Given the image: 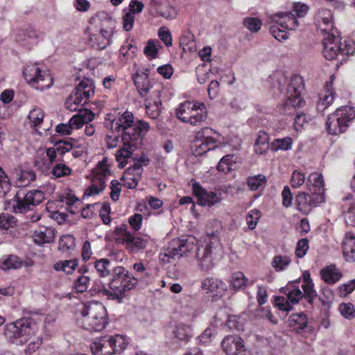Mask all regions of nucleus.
<instances>
[{
  "label": "nucleus",
  "mask_w": 355,
  "mask_h": 355,
  "mask_svg": "<svg viewBox=\"0 0 355 355\" xmlns=\"http://www.w3.org/2000/svg\"><path fill=\"white\" fill-rule=\"evenodd\" d=\"M105 124L112 131V133H121L123 142L127 144L134 141L133 146L138 142H141L142 138L150 128L146 122L143 121L135 122L133 114L127 111L123 114H119L113 119L111 115H107Z\"/></svg>",
  "instance_id": "f257e3e1"
},
{
  "label": "nucleus",
  "mask_w": 355,
  "mask_h": 355,
  "mask_svg": "<svg viewBox=\"0 0 355 355\" xmlns=\"http://www.w3.org/2000/svg\"><path fill=\"white\" fill-rule=\"evenodd\" d=\"M137 283V279L125 268L116 266L112 270L109 288H103L99 293L108 299L117 300L120 302L130 290L135 287Z\"/></svg>",
  "instance_id": "f03ea898"
},
{
  "label": "nucleus",
  "mask_w": 355,
  "mask_h": 355,
  "mask_svg": "<svg viewBox=\"0 0 355 355\" xmlns=\"http://www.w3.org/2000/svg\"><path fill=\"white\" fill-rule=\"evenodd\" d=\"M78 316L80 326L89 331H102L108 323L107 313L105 306L99 302L83 304Z\"/></svg>",
  "instance_id": "7ed1b4c3"
},
{
  "label": "nucleus",
  "mask_w": 355,
  "mask_h": 355,
  "mask_svg": "<svg viewBox=\"0 0 355 355\" xmlns=\"http://www.w3.org/2000/svg\"><path fill=\"white\" fill-rule=\"evenodd\" d=\"M37 330L35 321L31 318H24L6 324L4 335L11 342L19 339L21 344H24L31 340V336L35 335Z\"/></svg>",
  "instance_id": "20e7f679"
},
{
  "label": "nucleus",
  "mask_w": 355,
  "mask_h": 355,
  "mask_svg": "<svg viewBox=\"0 0 355 355\" xmlns=\"http://www.w3.org/2000/svg\"><path fill=\"white\" fill-rule=\"evenodd\" d=\"M176 116L184 123L198 125L206 120L207 112L204 103L196 101H185L177 108Z\"/></svg>",
  "instance_id": "39448f33"
},
{
  "label": "nucleus",
  "mask_w": 355,
  "mask_h": 355,
  "mask_svg": "<svg viewBox=\"0 0 355 355\" xmlns=\"http://www.w3.org/2000/svg\"><path fill=\"white\" fill-rule=\"evenodd\" d=\"M303 89L302 78L299 75L293 76L286 88V101L282 105L283 113L284 114L291 115V114L294 113L296 108H300L304 104V101L300 97Z\"/></svg>",
  "instance_id": "423d86ee"
},
{
  "label": "nucleus",
  "mask_w": 355,
  "mask_h": 355,
  "mask_svg": "<svg viewBox=\"0 0 355 355\" xmlns=\"http://www.w3.org/2000/svg\"><path fill=\"white\" fill-rule=\"evenodd\" d=\"M355 118V110L350 106H344L337 109L330 114L326 123L329 134L337 135L344 132L349 123Z\"/></svg>",
  "instance_id": "0eeeda50"
},
{
  "label": "nucleus",
  "mask_w": 355,
  "mask_h": 355,
  "mask_svg": "<svg viewBox=\"0 0 355 355\" xmlns=\"http://www.w3.org/2000/svg\"><path fill=\"white\" fill-rule=\"evenodd\" d=\"M196 248L193 238L173 239L164 252L159 254V259L164 263H169L172 260L187 256Z\"/></svg>",
  "instance_id": "6e6552de"
},
{
  "label": "nucleus",
  "mask_w": 355,
  "mask_h": 355,
  "mask_svg": "<svg viewBox=\"0 0 355 355\" xmlns=\"http://www.w3.org/2000/svg\"><path fill=\"white\" fill-rule=\"evenodd\" d=\"M44 199V194L40 190L31 191L23 196H20L17 193L11 200L8 202V206L10 207L7 209L10 208L15 213L26 212L41 203Z\"/></svg>",
  "instance_id": "1a4fd4ad"
},
{
  "label": "nucleus",
  "mask_w": 355,
  "mask_h": 355,
  "mask_svg": "<svg viewBox=\"0 0 355 355\" xmlns=\"http://www.w3.org/2000/svg\"><path fill=\"white\" fill-rule=\"evenodd\" d=\"M115 27L116 22L110 17L105 16L103 17L98 32L91 35L89 37V42L92 47L102 50L110 45Z\"/></svg>",
  "instance_id": "9d476101"
},
{
  "label": "nucleus",
  "mask_w": 355,
  "mask_h": 355,
  "mask_svg": "<svg viewBox=\"0 0 355 355\" xmlns=\"http://www.w3.org/2000/svg\"><path fill=\"white\" fill-rule=\"evenodd\" d=\"M110 174L108 159L104 157L101 162H98L94 169L92 184L86 189L84 197L96 195L102 191L105 188L107 177Z\"/></svg>",
  "instance_id": "9b49d317"
},
{
  "label": "nucleus",
  "mask_w": 355,
  "mask_h": 355,
  "mask_svg": "<svg viewBox=\"0 0 355 355\" xmlns=\"http://www.w3.org/2000/svg\"><path fill=\"white\" fill-rule=\"evenodd\" d=\"M26 81L37 89L43 90L53 85L51 76L46 71H42L37 65H27L23 71Z\"/></svg>",
  "instance_id": "f8f14e48"
},
{
  "label": "nucleus",
  "mask_w": 355,
  "mask_h": 355,
  "mask_svg": "<svg viewBox=\"0 0 355 355\" xmlns=\"http://www.w3.org/2000/svg\"><path fill=\"white\" fill-rule=\"evenodd\" d=\"M93 94L94 89L92 85L82 81L67 99L65 107L70 111H76L80 106L85 105Z\"/></svg>",
  "instance_id": "ddd939ff"
},
{
  "label": "nucleus",
  "mask_w": 355,
  "mask_h": 355,
  "mask_svg": "<svg viewBox=\"0 0 355 355\" xmlns=\"http://www.w3.org/2000/svg\"><path fill=\"white\" fill-rule=\"evenodd\" d=\"M324 201V195L313 192L301 191L295 197L297 209L303 214H309L311 210Z\"/></svg>",
  "instance_id": "4468645a"
},
{
  "label": "nucleus",
  "mask_w": 355,
  "mask_h": 355,
  "mask_svg": "<svg viewBox=\"0 0 355 355\" xmlns=\"http://www.w3.org/2000/svg\"><path fill=\"white\" fill-rule=\"evenodd\" d=\"M94 114L89 110H80L77 115L73 116L68 123H60L57 125L56 131L62 135L71 134L73 130L80 128L85 123L94 119Z\"/></svg>",
  "instance_id": "2eb2a0df"
},
{
  "label": "nucleus",
  "mask_w": 355,
  "mask_h": 355,
  "mask_svg": "<svg viewBox=\"0 0 355 355\" xmlns=\"http://www.w3.org/2000/svg\"><path fill=\"white\" fill-rule=\"evenodd\" d=\"M218 252V246L213 241H209L205 245L197 248L196 259L198 266L201 270L209 272L214 267V255Z\"/></svg>",
  "instance_id": "dca6fc26"
},
{
  "label": "nucleus",
  "mask_w": 355,
  "mask_h": 355,
  "mask_svg": "<svg viewBox=\"0 0 355 355\" xmlns=\"http://www.w3.org/2000/svg\"><path fill=\"white\" fill-rule=\"evenodd\" d=\"M315 19L317 31L323 35L338 33L334 26L333 15L331 10L325 8L320 9Z\"/></svg>",
  "instance_id": "f3484780"
},
{
  "label": "nucleus",
  "mask_w": 355,
  "mask_h": 355,
  "mask_svg": "<svg viewBox=\"0 0 355 355\" xmlns=\"http://www.w3.org/2000/svg\"><path fill=\"white\" fill-rule=\"evenodd\" d=\"M323 54L327 60H334L341 55L342 43L340 42L338 33L323 35Z\"/></svg>",
  "instance_id": "a211bd4d"
},
{
  "label": "nucleus",
  "mask_w": 355,
  "mask_h": 355,
  "mask_svg": "<svg viewBox=\"0 0 355 355\" xmlns=\"http://www.w3.org/2000/svg\"><path fill=\"white\" fill-rule=\"evenodd\" d=\"M192 189L199 205L202 206L211 207L219 203L221 200L220 195L212 191L205 189L198 182L193 183Z\"/></svg>",
  "instance_id": "6ab92c4d"
},
{
  "label": "nucleus",
  "mask_w": 355,
  "mask_h": 355,
  "mask_svg": "<svg viewBox=\"0 0 355 355\" xmlns=\"http://www.w3.org/2000/svg\"><path fill=\"white\" fill-rule=\"evenodd\" d=\"M223 350L227 355H246V348L242 338L227 336L221 342Z\"/></svg>",
  "instance_id": "aec40b11"
},
{
  "label": "nucleus",
  "mask_w": 355,
  "mask_h": 355,
  "mask_svg": "<svg viewBox=\"0 0 355 355\" xmlns=\"http://www.w3.org/2000/svg\"><path fill=\"white\" fill-rule=\"evenodd\" d=\"M201 288L216 299L222 297L227 291L226 284L223 281L211 277L202 280Z\"/></svg>",
  "instance_id": "412c9836"
},
{
  "label": "nucleus",
  "mask_w": 355,
  "mask_h": 355,
  "mask_svg": "<svg viewBox=\"0 0 355 355\" xmlns=\"http://www.w3.org/2000/svg\"><path fill=\"white\" fill-rule=\"evenodd\" d=\"M135 83L140 96L142 97L146 98L147 96L153 97V95H161L162 86L159 84H150L146 76L138 77Z\"/></svg>",
  "instance_id": "4be33fe9"
},
{
  "label": "nucleus",
  "mask_w": 355,
  "mask_h": 355,
  "mask_svg": "<svg viewBox=\"0 0 355 355\" xmlns=\"http://www.w3.org/2000/svg\"><path fill=\"white\" fill-rule=\"evenodd\" d=\"M142 171L141 166L137 164L126 169L121 179L124 186L128 189L135 188L141 178Z\"/></svg>",
  "instance_id": "5701e85b"
},
{
  "label": "nucleus",
  "mask_w": 355,
  "mask_h": 355,
  "mask_svg": "<svg viewBox=\"0 0 355 355\" xmlns=\"http://www.w3.org/2000/svg\"><path fill=\"white\" fill-rule=\"evenodd\" d=\"M123 143V147L119 149L116 153V159L118 162L119 166L121 168H124L128 162V159L131 158L133 151L141 144L138 142L135 145L134 141Z\"/></svg>",
  "instance_id": "b1692460"
},
{
  "label": "nucleus",
  "mask_w": 355,
  "mask_h": 355,
  "mask_svg": "<svg viewBox=\"0 0 355 355\" xmlns=\"http://www.w3.org/2000/svg\"><path fill=\"white\" fill-rule=\"evenodd\" d=\"M274 21L281 28L287 30H295L298 21L293 12H279L274 15Z\"/></svg>",
  "instance_id": "393cba45"
},
{
  "label": "nucleus",
  "mask_w": 355,
  "mask_h": 355,
  "mask_svg": "<svg viewBox=\"0 0 355 355\" xmlns=\"http://www.w3.org/2000/svg\"><path fill=\"white\" fill-rule=\"evenodd\" d=\"M91 349L94 355L114 354L108 336H103L94 341L91 345Z\"/></svg>",
  "instance_id": "a878e982"
},
{
  "label": "nucleus",
  "mask_w": 355,
  "mask_h": 355,
  "mask_svg": "<svg viewBox=\"0 0 355 355\" xmlns=\"http://www.w3.org/2000/svg\"><path fill=\"white\" fill-rule=\"evenodd\" d=\"M343 254L347 262H355V236L352 232L346 234L342 243Z\"/></svg>",
  "instance_id": "bb28decb"
},
{
  "label": "nucleus",
  "mask_w": 355,
  "mask_h": 355,
  "mask_svg": "<svg viewBox=\"0 0 355 355\" xmlns=\"http://www.w3.org/2000/svg\"><path fill=\"white\" fill-rule=\"evenodd\" d=\"M162 103L160 100V95H153L152 96H147L145 99L146 112L148 116L153 119H157L161 112Z\"/></svg>",
  "instance_id": "cd10ccee"
},
{
  "label": "nucleus",
  "mask_w": 355,
  "mask_h": 355,
  "mask_svg": "<svg viewBox=\"0 0 355 355\" xmlns=\"http://www.w3.org/2000/svg\"><path fill=\"white\" fill-rule=\"evenodd\" d=\"M216 136H218L216 132L210 128L205 127L198 131L195 137L204 144L210 146L211 149H214L218 140Z\"/></svg>",
  "instance_id": "c85d7f7f"
},
{
  "label": "nucleus",
  "mask_w": 355,
  "mask_h": 355,
  "mask_svg": "<svg viewBox=\"0 0 355 355\" xmlns=\"http://www.w3.org/2000/svg\"><path fill=\"white\" fill-rule=\"evenodd\" d=\"M55 230L47 227H40L33 234V239L36 243L42 245L53 242L55 239Z\"/></svg>",
  "instance_id": "c756f323"
},
{
  "label": "nucleus",
  "mask_w": 355,
  "mask_h": 355,
  "mask_svg": "<svg viewBox=\"0 0 355 355\" xmlns=\"http://www.w3.org/2000/svg\"><path fill=\"white\" fill-rule=\"evenodd\" d=\"M322 279L327 284H333L337 282L341 277V272L334 264L326 266L320 270Z\"/></svg>",
  "instance_id": "7c9ffc66"
},
{
  "label": "nucleus",
  "mask_w": 355,
  "mask_h": 355,
  "mask_svg": "<svg viewBox=\"0 0 355 355\" xmlns=\"http://www.w3.org/2000/svg\"><path fill=\"white\" fill-rule=\"evenodd\" d=\"M307 189L313 193L324 195V181L321 174L313 173L307 180Z\"/></svg>",
  "instance_id": "2f4dec72"
},
{
  "label": "nucleus",
  "mask_w": 355,
  "mask_h": 355,
  "mask_svg": "<svg viewBox=\"0 0 355 355\" xmlns=\"http://www.w3.org/2000/svg\"><path fill=\"white\" fill-rule=\"evenodd\" d=\"M282 292L293 304L297 303L304 297L303 293L300 289L299 283L297 282L288 284L282 288Z\"/></svg>",
  "instance_id": "473e14b6"
},
{
  "label": "nucleus",
  "mask_w": 355,
  "mask_h": 355,
  "mask_svg": "<svg viewBox=\"0 0 355 355\" xmlns=\"http://www.w3.org/2000/svg\"><path fill=\"white\" fill-rule=\"evenodd\" d=\"M302 288L304 291L303 295L306 297L309 302L317 296V293L313 288V283L311 279L309 272L305 271L302 274Z\"/></svg>",
  "instance_id": "72a5a7b5"
},
{
  "label": "nucleus",
  "mask_w": 355,
  "mask_h": 355,
  "mask_svg": "<svg viewBox=\"0 0 355 355\" xmlns=\"http://www.w3.org/2000/svg\"><path fill=\"white\" fill-rule=\"evenodd\" d=\"M334 101V92L333 91L332 83L326 85L324 94H322L317 105L318 110H324L328 107Z\"/></svg>",
  "instance_id": "f704fd0d"
},
{
  "label": "nucleus",
  "mask_w": 355,
  "mask_h": 355,
  "mask_svg": "<svg viewBox=\"0 0 355 355\" xmlns=\"http://www.w3.org/2000/svg\"><path fill=\"white\" fill-rule=\"evenodd\" d=\"M151 242L152 239L150 236L147 234L141 236H133L127 250L130 252H135L139 250L146 248Z\"/></svg>",
  "instance_id": "c9c22d12"
},
{
  "label": "nucleus",
  "mask_w": 355,
  "mask_h": 355,
  "mask_svg": "<svg viewBox=\"0 0 355 355\" xmlns=\"http://www.w3.org/2000/svg\"><path fill=\"white\" fill-rule=\"evenodd\" d=\"M114 354H121L128 346V340L122 335L116 334L108 336Z\"/></svg>",
  "instance_id": "e433bc0d"
},
{
  "label": "nucleus",
  "mask_w": 355,
  "mask_h": 355,
  "mask_svg": "<svg viewBox=\"0 0 355 355\" xmlns=\"http://www.w3.org/2000/svg\"><path fill=\"white\" fill-rule=\"evenodd\" d=\"M180 44L184 52H194L197 49L195 36L191 32H187L180 37Z\"/></svg>",
  "instance_id": "4c0bfd02"
},
{
  "label": "nucleus",
  "mask_w": 355,
  "mask_h": 355,
  "mask_svg": "<svg viewBox=\"0 0 355 355\" xmlns=\"http://www.w3.org/2000/svg\"><path fill=\"white\" fill-rule=\"evenodd\" d=\"M116 240L124 245L128 249L133 236L128 230L126 225H121V227H116L115 230Z\"/></svg>",
  "instance_id": "58836bf2"
},
{
  "label": "nucleus",
  "mask_w": 355,
  "mask_h": 355,
  "mask_svg": "<svg viewBox=\"0 0 355 355\" xmlns=\"http://www.w3.org/2000/svg\"><path fill=\"white\" fill-rule=\"evenodd\" d=\"M269 148V137L265 132L260 131L257 135L254 144V150L257 154H263Z\"/></svg>",
  "instance_id": "ea45409f"
},
{
  "label": "nucleus",
  "mask_w": 355,
  "mask_h": 355,
  "mask_svg": "<svg viewBox=\"0 0 355 355\" xmlns=\"http://www.w3.org/2000/svg\"><path fill=\"white\" fill-rule=\"evenodd\" d=\"M289 324L296 330L304 329L308 323L306 315L304 313L292 314L288 319Z\"/></svg>",
  "instance_id": "a19ab883"
},
{
  "label": "nucleus",
  "mask_w": 355,
  "mask_h": 355,
  "mask_svg": "<svg viewBox=\"0 0 355 355\" xmlns=\"http://www.w3.org/2000/svg\"><path fill=\"white\" fill-rule=\"evenodd\" d=\"M78 266L76 259L59 261L54 263L53 268L56 271H62L67 274L72 273Z\"/></svg>",
  "instance_id": "79ce46f5"
},
{
  "label": "nucleus",
  "mask_w": 355,
  "mask_h": 355,
  "mask_svg": "<svg viewBox=\"0 0 355 355\" xmlns=\"http://www.w3.org/2000/svg\"><path fill=\"white\" fill-rule=\"evenodd\" d=\"M291 263V258L288 255H277L272 258V266L277 272L286 270Z\"/></svg>",
  "instance_id": "37998d69"
},
{
  "label": "nucleus",
  "mask_w": 355,
  "mask_h": 355,
  "mask_svg": "<svg viewBox=\"0 0 355 355\" xmlns=\"http://www.w3.org/2000/svg\"><path fill=\"white\" fill-rule=\"evenodd\" d=\"M174 336L179 340H187L191 336V326L185 324H178L174 331Z\"/></svg>",
  "instance_id": "c03bdc74"
},
{
  "label": "nucleus",
  "mask_w": 355,
  "mask_h": 355,
  "mask_svg": "<svg viewBox=\"0 0 355 355\" xmlns=\"http://www.w3.org/2000/svg\"><path fill=\"white\" fill-rule=\"evenodd\" d=\"M248 284V279L242 272H237L231 276L230 286L235 290L244 288Z\"/></svg>",
  "instance_id": "a18cd8bd"
},
{
  "label": "nucleus",
  "mask_w": 355,
  "mask_h": 355,
  "mask_svg": "<svg viewBox=\"0 0 355 355\" xmlns=\"http://www.w3.org/2000/svg\"><path fill=\"white\" fill-rule=\"evenodd\" d=\"M75 247V239L71 235H64L59 240L58 249L62 252H67Z\"/></svg>",
  "instance_id": "49530a36"
},
{
  "label": "nucleus",
  "mask_w": 355,
  "mask_h": 355,
  "mask_svg": "<svg viewBox=\"0 0 355 355\" xmlns=\"http://www.w3.org/2000/svg\"><path fill=\"white\" fill-rule=\"evenodd\" d=\"M196 75L199 83L204 84L213 77L211 69L207 67L205 64L198 66L196 69Z\"/></svg>",
  "instance_id": "de8ad7c7"
},
{
  "label": "nucleus",
  "mask_w": 355,
  "mask_h": 355,
  "mask_svg": "<svg viewBox=\"0 0 355 355\" xmlns=\"http://www.w3.org/2000/svg\"><path fill=\"white\" fill-rule=\"evenodd\" d=\"M21 266L22 262L17 257L10 255L2 262L1 268L3 270L18 269Z\"/></svg>",
  "instance_id": "09e8293b"
},
{
  "label": "nucleus",
  "mask_w": 355,
  "mask_h": 355,
  "mask_svg": "<svg viewBox=\"0 0 355 355\" xmlns=\"http://www.w3.org/2000/svg\"><path fill=\"white\" fill-rule=\"evenodd\" d=\"M266 177L263 175H257L249 177L247 180V184L252 191H256L266 184Z\"/></svg>",
  "instance_id": "8fccbe9b"
},
{
  "label": "nucleus",
  "mask_w": 355,
  "mask_h": 355,
  "mask_svg": "<svg viewBox=\"0 0 355 355\" xmlns=\"http://www.w3.org/2000/svg\"><path fill=\"white\" fill-rule=\"evenodd\" d=\"M293 141L290 137L277 139L272 142L271 148L274 150H288L291 148Z\"/></svg>",
  "instance_id": "3c124183"
},
{
  "label": "nucleus",
  "mask_w": 355,
  "mask_h": 355,
  "mask_svg": "<svg viewBox=\"0 0 355 355\" xmlns=\"http://www.w3.org/2000/svg\"><path fill=\"white\" fill-rule=\"evenodd\" d=\"M233 156L227 155L224 156L218 164L217 168L219 171L227 173L232 170L234 162L232 160Z\"/></svg>",
  "instance_id": "603ef678"
},
{
  "label": "nucleus",
  "mask_w": 355,
  "mask_h": 355,
  "mask_svg": "<svg viewBox=\"0 0 355 355\" xmlns=\"http://www.w3.org/2000/svg\"><path fill=\"white\" fill-rule=\"evenodd\" d=\"M11 184L9 178L0 167V197H5L10 191Z\"/></svg>",
  "instance_id": "864d4df0"
},
{
  "label": "nucleus",
  "mask_w": 355,
  "mask_h": 355,
  "mask_svg": "<svg viewBox=\"0 0 355 355\" xmlns=\"http://www.w3.org/2000/svg\"><path fill=\"white\" fill-rule=\"evenodd\" d=\"M72 170L66 164L60 163L55 164L52 169V174L55 178L68 176L71 173Z\"/></svg>",
  "instance_id": "5fc2aeb1"
},
{
  "label": "nucleus",
  "mask_w": 355,
  "mask_h": 355,
  "mask_svg": "<svg viewBox=\"0 0 355 355\" xmlns=\"http://www.w3.org/2000/svg\"><path fill=\"white\" fill-rule=\"evenodd\" d=\"M160 44L158 41L149 40L144 48V53L150 59L157 57Z\"/></svg>",
  "instance_id": "6e6d98bb"
},
{
  "label": "nucleus",
  "mask_w": 355,
  "mask_h": 355,
  "mask_svg": "<svg viewBox=\"0 0 355 355\" xmlns=\"http://www.w3.org/2000/svg\"><path fill=\"white\" fill-rule=\"evenodd\" d=\"M192 152L196 156H200L209 151L211 149L210 146L204 144V143L198 141V139L195 137L193 143L191 146Z\"/></svg>",
  "instance_id": "4d7b16f0"
},
{
  "label": "nucleus",
  "mask_w": 355,
  "mask_h": 355,
  "mask_svg": "<svg viewBox=\"0 0 355 355\" xmlns=\"http://www.w3.org/2000/svg\"><path fill=\"white\" fill-rule=\"evenodd\" d=\"M110 261L107 259H101L95 262L94 266L101 277H107L110 274Z\"/></svg>",
  "instance_id": "13d9d810"
},
{
  "label": "nucleus",
  "mask_w": 355,
  "mask_h": 355,
  "mask_svg": "<svg viewBox=\"0 0 355 355\" xmlns=\"http://www.w3.org/2000/svg\"><path fill=\"white\" fill-rule=\"evenodd\" d=\"M135 17L131 12H128L127 9L123 10L122 17L123 28L125 31H130L132 29L135 23Z\"/></svg>",
  "instance_id": "bf43d9fd"
},
{
  "label": "nucleus",
  "mask_w": 355,
  "mask_h": 355,
  "mask_svg": "<svg viewBox=\"0 0 355 355\" xmlns=\"http://www.w3.org/2000/svg\"><path fill=\"white\" fill-rule=\"evenodd\" d=\"M44 116V114L40 108L33 109L28 114V119L35 128L43 122Z\"/></svg>",
  "instance_id": "052dcab7"
},
{
  "label": "nucleus",
  "mask_w": 355,
  "mask_h": 355,
  "mask_svg": "<svg viewBox=\"0 0 355 355\" xmlns=\"http://www.w3.org/2000/svg\"><path fill=\"white\" fill-rule=\"evenodd\" d=\"M89 277L87 275H80L75 282V289L78 293H83L87 290L89 285Z\"/></svg>",
  "instance_id": "680f3d73"
},
{
  "label": "nucleus",
  "mask_w": 355,
  "mask_h": 355,
  "mask_svg": "<svg viewBox=\"0 0 355 355\" xmlns=\"http://www.w3.org/2000/svg\"><path fill=\"white\" fill-rule=\"evenodd\" d=\"M286 30L281 28L279 25L276 24L270 27V32L277 40L281 42L288 38Z\"/></svg>",
  "instance_id": "e2e57ef3"
},
{
  "label": "nucleus",
  "mask_w": 355,
  "mask_h": 355,
  "mask_svg": "<svg viewBox=\"0 0 355 355\" xmlns=\"http://www.w3.org/2000/svg\"><path fill=\"white\" fill-rule=\"evenodd\" d=\"M309 250V241L306 239H302L297 243L295 248V255L298 258L303 257Z\"/></svg>",
  "instance_id": "0e129e2a"
},
{
  "label": "nucleus",
  "mask_w": 355,
  "mask_h": 355,
  "mask_svg": "<svg viewBox=\"0 0 355 355\" xmlns=\"http://www.w3.org/2000/svg\"><path fill=\"white\" fill-rule=\"evenodd\" d=\"M260 216V211L257 209H252L249 211L246 217V220L250 230L255 228Z\"/></svg>",
  "instance_id": "69168bd1"
},
{
  "label": "nucleus",
  "mask_w": 355,
  "mask_h": 355,
  "mask_svg": "<svg viewBox=\"0 0 355 355\" xmlns=\"http://www.w3.org/2000/svg\"><path fill=\"white\" fill-rule=\"evenodd\" d=\"M244 26L252 32H257L261 26V21L258 18H247L244 20Z\"/></svg>",
  "instance_id": "338daca9"
},
{
  "label": "nucleus",
  "mask_w": 355,
  "mask_h": 355,
  "mask_svg": "<svg viewBox=\"0 0 355 355\" xmlns=\"http://www.w3.org/2000/svg\"><path fill=\"white\" fill-rule=\"evenodd\" d=\"M16 225V220L12 216L8 214L0 215V229L8 230Z\"/></svg>",
  "instance_id": "774afa93"
}]
</instances>
